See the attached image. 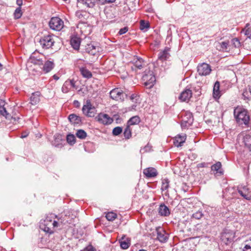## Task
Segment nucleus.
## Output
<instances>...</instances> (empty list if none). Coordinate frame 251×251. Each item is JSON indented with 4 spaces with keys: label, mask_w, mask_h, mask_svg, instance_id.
<instances>
[{
    "label": "nucleus",
    "mask_w": 251,
    "mask_h": 251,
    "mask_svg": "<svg viewBox=\"0 0 251 251\" xmlns=\"http://www.w3.org/2000/svg\"><path fill=\"white\" fill-rule=\"evenodd\" d=\"M57 217V216L53 214L48 215L44 220L41 221L40 228L47 233L50 234L53 233V228L57 227L59 225V219L58 220V221L54 220L55 218Z\"/></svg>",
    "instance_id": "obj_1"
},
{
    "label": "nucleus",
    "mask_w": 251,
    "mask_h": 251,
    "mask_svg": "<svg viewBox=\"0 0 251 251\" xmlns=\"http://www.w3.org/2000/svg\"><path fill=\"white\" fill-rule=\"evenodd\" d=\"M234 116L239 125L249 126L250 116L248 111L241 107H237L234 110Z\"/></svg>",
    "instance_id": "obj_2"
},
{
    "label": "nucleus",
    "mask_w": 251,
    "mask_h": 251,
    "mask_svg": "<svg viewBox=\"0 0 251 251\" xmlns=\"http://www.w3.org/2000/svg\"><path fill=\"white\" fill-rule=\"evenodd\" d=\"M142 77L144 85L147 88H152L155 84L156 78L152 71H145Z\"/></svg>",
    "instance_id": "obj_3"
},
{
    "label": "nucleus",
    "mask_w": 251,
    "mask_h": 251,
    "mask_svg": "<svg viewBox=\"0 0 251 251\" xmlns=\"http://www.w3.org/2000/svg\"><path fill=\"white\" fill-rule=\"evenodd\" d=\"M82 111L83 113L88 117H94L96 114L97 110L95 107L92 105L90 100H87L83 105Z\"/></svg>",
    "instance_id": "obj_4"
},
{
    "label": "nucleus",
    "mask_w": 251,
    "mask_h": 251,
    "mask_svg": "<svg viewBox=\"0 0 251 251\" xmlns=\"http://www.w3.org/2000/svg\"><path fill=\"white\" fill-rule=\"evenodd\" d=\"M110 96L114 100L123 101L126 96V94L121 88H116L110 92Z\"/></svg>",
    "instance_id": "obj_5"
},
{
    "label": "nucleus",
    "mask_w": 251,
    "mask_h": 251,
    "mask_svg": "<svg viewBox=\"0 0 251 251\" xmlns=\"http://www.w3.org/2000/svg\"><path fill=\"white\" fill-rule=\"evenodd\" d=\"M54 42L53 36L49 34L44 36L39 40L40 45L45 49H48L51 48L53 45Z\"/></svg>",
    "instance_id": "obj_6"
},
{
    "label": "nucleus",
    "mask_w": 251,
    "mask_h": 251,
    "mask_svg": "<svg viewBox=\"0 0 251 251\" xmlns=\"http://www.w3.org/2000/svg\"><path fill=\"white\" fill-rule=\"evenodd\" d=\"M235 233L230 230L225 229L221 234V239L226 245L230 243L233 240Z\"/></svg>",
    "instance_id": "obj_7"
},
{
    "label": "nucleus",
    "mask_w": 251,
    "mask_h": 251,
    "mask_svg": "<svg viewBox=\"0 0 251 251\" xmlns=\"http://www.w3.org/2000/svg\"><path fill=\"white\" fill-rule=\"evenodd\" d=\"M49 25L52 29L60 31L64 26V22L58 17H52L49 22Z\"/></svg>",
    "instance_id": "obj_8"
},
{
    "label": "nucleus",
    "mask_w": 251,
    "mask_h": 251,
    "mask_svg": "<svg viewBox=\"0 0 251 251\" xmlns=\"http://www.w3.org/2000/svg\"><path fill=\"white\" fill-rule=\"evenodd\" d=\"M197 72L200 75L206 76L211 72L210 66L205 63L199 64L197 67Z\"/></svg>",
    "instance_id": "obj_9"
},
{
    "label": "nucleus",
    "mask_w": 251,
    "mask_h": 251,
    "mask_svg": "<svg viewBox=\"0 0 251 251\" xmlns=\"http://www.w3.org/2000/svg\"><path fill=\"white\" fill-rule=\"evenodd\" d=\"M237 190L244 199L249 201L251 200V191L249 190V188L246 186L240 185L238 186Z\"/></svg>",
    "instance_id": "obj_10"
},
{
    "label": "nucleus",
    "mask_w": 251,
    "mask_h": 251,
    "mask_svg": "<svg viewBox=\"0 0 251 251\" xmlns=\"http://www.w3.org/2000/svg\"><path fill=\"white\" fill-rule=\"evenodd\" d=\"M193 122V117L191 113L186 112L183 116L181 126L183 128L190 126Z\"/></svg>",
    "instance_id": "obj_11"
},
{
    "label": "nucleus",
    "mask_w": 251,
    "mask_h": 251,
    "mask_svg": "<svg viewBox=\"0 0 251 251\" xmlns=\"http://www.w3.org/2000/svg\"><path fill=\"white\" fill-rule=\"evenodd\" d=\"M171 48L165 47L163 50H161L158 55V59L162 62L168 60L171 57Z\"/></svg>",
    "instance_id": "obj_12"
},
{
    "label": "nucleus",
    "mask_w": 251,
    "mask_h": 251,
    "mask_svg": "<svg viewBox=\"0 0 251 251\" xmlns=\"http://www.w3.org/2000/svg\"><path fill=\"white\" fill-rule=\"evenodd\" d=\"M96 118L98 121L103 125L110 124L113 122V119L106 114L100 113L98 115Z\"/></svg>",
    "instance_id": "obj_13"
},
{
    "label": "nucleus",
    "mask_w": 251,
    "mask_h": 251,
    "mask_svg": "<svg viewBox=\"0 0 251 251\" xmlns=\"http://www.w3.org/2000/svg\"><path fill=\"white\" fill-rule=\"evenodd\" d=\"M192 92L190 89H186L183 90L179 96V99L182 101H188L192 97Z\"/></svg>",
    "instance_id": "obj_14"
},
{
    "label": "nucleus",
    "mask_w": 251,
    "mask_h": 251,
    "mask_svg": "<svg viewBox=\"0 0 251 251\" xmlns=\"http://www.w3.org/2000/svg\"><path fill=\"white\" fill-rule=\"evenodd\" d=\"M143 174L146 177L151 178L156 176L157 175L158 173L155 168L149 167L144 170Z\"/></svg>",
    "instance_id": "obj_15"
},
{
    "label": "nucleus",
    "mask_w": 251,
    "mask_h": 251,
    "mask_svg": "<svg viewBox=\"0 0 251 251\" xmlns=\"http://www.w3.org/2000/svg\"><path fill=\"white\" fill-rule=\"evenodd\" d=\"M156 231L157 233V238L158 240L162 243L166 242L168 238L165 231L160 227L157 228Z\"/></svg>",
    "instance_id": "obj_16"
},
{
    "label": "nucleus",
    "mask_w": 251,
    "mask_h": 251,
    "mask_svg": "<svg viewBox=\"0 0 251 251\" xmlns=\"http://www.w3.org/2000/svg\"><path fill=\"white\" fill-rule=\"evenodd\" d=\"M54 67V63L53 60L46 61L43 67V71L45 73H48L50 72Z\"/></svg>",
    "instance_id": "obj_17"
},
{
    "label": "nucleus",
    "mask_w": 251,
    "mask_h": 251,
    "mask_svg": "<svg viewBox=\"0 0 251 251\" xmlns=\"http://www.w3.org/2000/svg\"><path fill=\"white\" fill-rule=\"evenodd\" d=\"M70 44L75 50H78L80 45V38L76 36H73L71 38Z\"/></svg>",
    "instance_id": "obj_18"
},
{
    "label": "nucleus",
    "mask_w": 251,
    "mask_h": 251,
    "mask_svg": "<svg viewBox=\"0 0 251 251\" xmlns=\"http://www.w3.org/2000/svg\"><path fill=\"white\" fill-rule=\"evenodd\" d=\"M69 121L74 125H79L82 123V118L75 114H71L68 117Z\"/></svg>",
    "instance_id": "obj_19"
},
{
    "label": "nucleus",
    "mask_w": 251,
    "mask_h": 251,
    "mask_svg": "<svg viewBox=\"0 0 251 251\" xmlns=\"http://www.w3.org/2000/svg\"><path fill=\"white\" fill-rule=\"evenodd\" d=\"M221 167V163L220 162H217L215 164L212 165L211 169L212 171H216L218 176H221L223 174V171Z\"/></svg>",
    "instance_id": "obj_20"
},
{
    "label": "nucleus",
    "mask_w": 251,
    "mask_h": 251,
    "mask_svg": "<svg viewBox=\"0 0 251 251\" xmlns=\"http://www.w3.org/2000/svg\"><path fill=\"white\" fill-rule=\"evenodd\" d=\"M220 86V82L217 81L214 84L213 90V96L215 99H219L221 96Z\"/></svg>",
    "instance_id": "obj_21"
},
{
    "label": "nucleus",
    "mask_w": 251,
    "mask_h": 251,
    "mask_svg": "<svg viewBox=\"0 0 251 251\" xmlns=\"http://www.w3.org/2000/svg\"><path fill=\"white\" fill-rule=\"evenodd\" d=\"M158 212L161 216H167L170 214L168 207L164 204H161L159 207Z\"/></svg>",
    "instance_id": "obj_22"
},
{
    "label": "nucleus",
    "mask_w": 251,
    "mask_h": 251,
    "mask_svg": "<svg viewBox=\"0 0 251 251\" xmlns=\"http://www.w3.org/2000/svg\"><path fill=\"white\" fill-rule=\"evenodd\" d=\"M40 96V93L39 92H36L32 94L30 97V101L32 105H36L39 102Z\"/></svg>",
    "instance_id": "obj_23"
},
{
    "label": "nucleus",
    "mask_w": 251,
    "mask_h": 251,
    "mask_svg": "<svg viewBox=\"0 0 251 251\" xmlns=\"http://www.w3.org/2000/svg\"><path fill=\"white\" fill-rule=\"evenodd\" d=\"M144 61L142 58L136 57L133 59V64L135 68L141 69L142 68Z\"/></svg>",
    "instance_id": "obj_24"
},
{
    "label": "nucleus",
    "mask_w": 251,
    "mask_h": 251,
    "mask_svg": "<svg viewBox=\"0 0 251 251\" xmlns=\"http://www.w3.org/2000/svg\"><path fill=\"white\" fill-rule=\"evenodd\" d=\"M4 101L2 100H0V115L4 116L5 118H8L9 114L7 112L5 108L4 107Z\"/></svg>",
    "instance_id": "obj_25"
},
{
    "label": "nucleus",
    "mask_w": 251,
    "mask_h": 251,
    "mask_svg": "<svg viewBox=\"0 0 251 251\" xmlns=\"http://www.w3.org/2000/svg\"><path fill=\"white\" fill-rule=\"evenodd\" d=\"M140 122V119L139 116H135L131 117L127 122V126L137 125Z\"/></svg>",
    "instance_id": "obj_26"
},
{
    "label": "nucleus",
    "mask_w": 251,
    "mask_h": 251,
    "mask_svg": "<svg viewBox=\"0 0 251 251\" xmlns=\"http://www.w3.org/2000/svg\"><path fill=\"white\" fill-rule=\"evenodd\" d=\"M80 72L82 75L85 78H90L92 76V73L86 68L82 67L80 68Z\"/></svg>",
    "instance_id": "obj_27"
},
{
    "label": "nucleus",
    "mask_w": 251,
    "mask_h": 251,
    "mask_svg": "<svg viewBox=\"0 0 251 251\" xmlns=\"http://www.w3.org/2000/svg\"><path fill=\"white\" fill-rule=\"evenodd\" d=\"M78 2L92 8L95 5V0H77Z\"/></svg>",
    "instance_id": "obj_28"
},
{
    "label": "nucleus",
    "mask_w": 251,
    "mask_h": 251,
    "mask_svg": "<svg viewBox=\"0 0 251 251\" xmlns=\"http://www.w3.org/2000/svg\"><path fill=\"white\" fill-rule=\"evenodd\" d=\"M150 27V24L148 22H146L144 20L140 21V30L146 31Z\"/></svg>",
    "instance_id": "obj_29"
},
{
    "label": "nucleus",
    "mask_w": 251,
    "mask_h": 251,
    "mask_svg": "<svg viewBox=\"0 0 251 251\" xmlns=\"http://www.w3.org/2000/svg\"><path fill=\"white\" fill-rule=\"evenodd\" d=\"M71 87L70 85L69 80H66L62 87V91L64 93H68L71 89Z\"/></svg>",
    "instance_id": "obj_30"
},
{
    "label": "nucleus",
    "mask_w": 251,
    "mask_h": 251,
    "mask_svg": "<svg viewBox=\"0 0 251 251\" xmlns=\"http://www.w3.org/2000/svg\"><path fill=\"white\" fill-rule=\"evenodd\" d=\"M130 241L128 239H122L120 241L121 247L123 249H126L129 247Z\"/></svg>",
    "instance_id": "obj_31"
},
{
    "label": "nucleus",
    "mask_w": 251,
    "mask_h": 251,
    "mask_svg": "<svg viewBox=\"0 0 251 251\" xmlns=\"http://www.w3.org/2000/svg\"><path fill=\"white\" fill-rule=\"evenodd\" d=\"M76 135L78 138L83 139L86 137L87 133L84 130L82 129H79L77 131Z\"/></svg>",
    "instance_id": "obj_32"
},
{
    "label": "nucleus",
    "mask_w": 251,
    "mask_h": 251,
    "mask_svg": "<svg viewBox=\"0 0 251 251\" xmlns=\"http://www.w3.org/2000/svg\"><path fill=\"white\" fill-rule=\"evenodd\" d=\"M105 217L107 220L112 221L117 218V214L113 212H110L106 214Z\"/></svg>",
    "instance_id": "obj_33"
},
{
    "label": "nucleus",
    "mask_w": 251,
    "mask_h": 251,
    "mask_svg": "<svg viewBox=\"0 0 251 251\" xmlns=\"http://www.w3.org/2000/svg\"><path fill=\"white\" fill-rule=\"evenodd\" d=\"M244 142L245 145L247 147H249L251 146V136L247 134L244 137Z\"/></svg>",
    "instance_id": "obj_34"
},
{
    "label": "nucleus",
    "mask_w": 251,
    "mask_h": 251,
    "mask_svg": "<svg viewBox=\"0 0 251 251\" xmlns=\"http://www.w3.org/2000/svg\"><path fill=\"white\" fill-rule=\"evenodd\" d=\"M169 187V180L168 179H164L162 181L161 190L165 191L168 190Z\"/></svg>",
    "instance_id": "obj_35"
},
{
    "label": "nucleus",
    "mask_w": 251,
    "mask_h": 251,
    "mask_svg": "<svg viewBox=\"0 0 251 251\" xmlns=\"http://www.w3.org/2000/svg\"><path fill=\"white\" fill-rule=\"evenodd\" d=\"M124 135L126 139H129L131 136V131L130 126H127L125 129Z\"/></svg>",
    "instance_id": "obj_36"
},
{
    "label": "nucleus",
    "mask_w": 251,
    "mask_h": 251,
    "mask_svg": "<svg viewBox=\"0 0 251 251\" xmlns=\"http://www.w3.org/2000/svg\"><path fill=\"white\" fill-rule=\"evenodd\" d=\"M203 216L201 210H199L192 214V217L197 220L201 219Z\"/></svg>",
    "instance_id": "obj_37"
},
{
    "label": "nucleus",
    "mask_w": 251,
    "mask_h": 251,
    "mask_svg": "<svg viewBox=\"0 0 251 251\" xmlns=\"http://www.w3.org/2000/svg\"><path fill=\"white\" fill-rule=\"evenodd\" d=\"M66 139L67 142L71 145H73L75 142V137L73 134L68 135Z\"/></svg>",
    "instance_id": "obj_38"
},
{
    "label": "nucleus",
    "mask_w": 251,
    "mask_h": 251,
    "mask_svg": "<svg viewBox=\"0 0 251 251\" xmlns=\"http://www.w3.org/2000/svg\"><path fill=\"white\" fill-rule=\"evenodd\" d=\"M178 139L179 140V144H176V146L177 147H181L182 146L183 144L185 142L186 140V136H180L178 135L177 136Z\"/></svg>",
    "instance_id": "obj_39"
},
{
    "label": "nucleus",
    "mask_w": 251,
    "mask_h": 251,
    "mask_svg": "<svg viewBox=\"0 0 251 251\" xmlns=\"http://www.w3.org/2000/svg\"><path fill=\"white\" fill-rule=\"evenodd\" d=\"M14 15L15 19H19L21 17L22 15V12L21 8L20 7H18L16 9Z\"/></svg>",
    "instance_id": "obj_40"
},
{
    "label": "nucleus",
    "mask_w": 251,
    "mask_h": 251,
    "mask_svg": "<svg viewBox=\"0 0 251 251\" xmlns=\"http://www.w3.org/2000/svg\"><path fill=\"white\" fill-rule=\"evenodd\" d=\"M87 50L89 53L93 55L95 54L98 51L96 47L93 45H89Z\"/></svg>",
    "instance_id": "obj_41"
},
{
    "label": "nucleus",
    "mask_w": 251,
    "mask_h": 251,
    "mask_svg": "<svg viewBox=\"0 0 251 251\" xmlns=\"http://www.w3.org/2000/svg\"><path fill=\"white\" fill-rule=\"evenodd\" d=\"M123 131L121 127L117 126L115 127L112 131V133L114 135L117 136L121 134Z\"/></svg>",
    "instance_id": "obj_42"
},
{
    "label": "nucleus",
    "mask_w": 251,
    "mask_h": 251,
    "mask_svg": "<svg viewBox=\"0 0 251 251\" xmlns=\"http://www.w3.org/2000/svg\"><path fill=\"white\" fill-rule=\"evenodd\" d=\"M31 62L34 64L37 65L39 66L42 65L43 64L44 61L41 59L31 58Z\"/></svg>",
    "instance_id": "obj_43"
},
{
    "label": "nucleus",
    "mask_w": 251,
    "mask_h": 251,
    "mask_svg": "<svg viewBox=\"0 0 251 251\" xmlns=\"http://www.w3.org/2000/svg\"><path fill=\"white\" fill-rule=\"evenodd\" d=\"M115 0H97V2L99 4L104 5L107 3H111L115 2Z\"/></svg>",
    "instance_id": "obj_44"
},
{
    "label": "nucleus",
    "mask_w": 251,
    "mask_h": 251,
    "mask_svg": "<svg viewBox=\"0 0 251 251\" xmlns=\"http://www.w3.org/2000/svg\"><path fill=\"white\" fill-rule=\"evenodd\" d=\"M228 45V42H222L220 44L221 50H222L223 51H226Z\"/></svg>",
    "instance_id": "obj_45"
},
{
    "label": "nucleus",
    "mask_w": 251,
    "mask_h": 251,
    "mask_svg": "<svg viewBox=\"0 0 251 251\" xmlns=\"http://www.w3.org/2000/svg\"><path fill=\"white\" fill-rule=\"evenodd\" d=\"M250 93L249 90H245L242 96L244 100H249L250 99Z\"/></svg>",
    "instance_id": "obj_46"
},
{
    "label": "nucleus",
    "mask_w": 251,
    "mask_h": 251,
    "mask_svg": "<svg viewBox=\"0 0 251 251\" xmlns=\"http://www.w3.org/2000/svg\"><path fill=\"white\" fill-rule=\"evenodd\" d=\"M70 82V85L71 87L74 88L75 90L77 89V87L75 85V81L74 79L68 80Z\"/></svg>",
    "instance_id": "obj_47"
},
{
    "label": "nucleus",
    "mask_w": 251,
    "mask_h": 251,
    "mask_svg": "<svg viewBox=\"0 0 251 251\" xmlns=\"http://www.w3.org/2000/svg\"><path fill=\"white\" fill-rule=\"evenodd\" d=\"M245 34L249 38H251V27H248L245 30Z\"/></svg>",
    "instance_id": "obj_48"
},
{
    "label": "nucleus",
    "mask_w": 251,
    "mask_h": 251,
    "mask_svg": "<svg viewBox=\"0 0 251 251\" xmlns=\"http://www.w3.org/2000/svg\"><path fill=\"white\" fill-rule=\"evenodd\" d=\"M81 251H96V249L92 245H89Z\"/></svg>",
    "instance_id": "obj_49"
},
{
    "label": "nucleus",
    "mask_w": 251,
    "mask_h": 251,
    "mask_svg": "<svg viewBox=\"0 0 251 251\" xmlns=\"http://www.w3.org/2000/svg\"><path fill=\"white\" fill-rule=\"evenodd\" d=\"M128 31V27L126 26L120 29L118 33L119 35H122L126 33Z\"/></svg>",
    "instance_id": "obj_50"
},
{
    "label": "nucleus",
    "mask_w": 251,
    "mask_h": 251,
    "mask_svg": "<svg viewBox=\"0 0 251 251\" xmlns=\"http://www.w3.org/2000/svg\"><path fill=\"white\" fill-rule=\"evenodd\" d=\"M243 251H251V247L246 244L244 247Z\"/></svg>",
    "instance_id": "obj_51"
},
{
    "label": "nucleus",
    "mask_w": 251,
    "mask_h": 251,
    "mask_svg": "<svg viewBox=\"0 0 251 251\" xmlns=\"http://www.w3.org/2000/svg\"><path fill=\"white\" fill-rule=\"evenodd\" d=\"M16 3L18 5H19V7H21L23 4V0H17Z\"/></svg>",
    "instance_id": "obj_52"
},
{
    "label": "nucleus",
    "mask_w": 251,
    "mask_h": 251,
    "mask_svg": "<svg viewBox=\"0 0 251 251\" xmlns=\"http://www.w3.org/2000/svg\"><path fill=\"white\" fill-rule=\"evenodd\" d=\"M137 97V95H135V94H132L131 96H130V99L132 100H133L134 99H135L136 100V101H137V99H136V98Z\"/></svg>",
    "instance_id": "obj_53"
},
{
    "label": "nucleus",
    "mask_w": 251,
    "mask_h": 251,
    "mask_svg": "<svg viewBox=\"0 0 251 251\" xmlns=\"http://www.w3.org/2000/svg\"><path fill=\"white\" fill-rule=\"evenodd\" d=\"M199 167H205L206 164L205 163H201L199 164Z\"/></svg>",
    "instance_id": "obj_54"
},
{
    "label": "nucleus",
    "mask_w": 251,
    "mask_h": 251,
    "mask_svg": "<svg viewBox=\"0 0 251 251\" xmlns=\"http://www.w3.org/2000/svg\"><path fill=\"white\" fill-rule=\"evenodd\" d=\"M179 144V140L178 139L177 137H176L175 141H174V144L176 146V144Z\"/></svg>",
    "instance_id": "obj_55"
},
{
    "label": "nucleus",
    "mask_w": 251,
    "mask_h": 251,
    "mask_svg": "<svg viewBox=\"0 0 251 251\" xmlns=\"http://www.w3.org/2000/svg\"><path fill=\"white\" fill-rule=\"evenodd\" d=\"M232 41L234 44H235V42H236L238 44H240V42H239L238 40L236 38H234L232 40Z\"/></svg>",
    "instance_id": "obj_56"
},
{
    "label": "nucleus",
    "mask_w": 251,
    "mask_h": 251,
    "mask_svg": "<svg viewBox=\"0 0 251 251\" xmlns=\"http://www.w3.org/2000/svg\"><path fill=\"white\" fill-rule=\"evenodd\" d=\"M74 103L76 104V106H79V102L77 100H75L74 101Z\"/></svg>",
    "instance_id": "obj_57"
},
{
    "label": "nucleus",
    "mask_w": 251,
    "mask_h": 251,
    "mask_svg": "<svg viewBox=\"0 0 251 251\" xmlns=\"http://www.w3.org/2000/svg\"><path fill=\"white\" fill-rule=\"evenodd\" d=\"M27 136V134H23L21 135V137L22 138H24L26 137Z\"/></svg>",
    "instance_id": "obj_58"
},
{
    "label": "nucleus",
    "mask_w": 251,
    "mask_h": 251,
    "mask_svg": "<svg viewBox=\"0 0 251 251\" xmlns=\"http://www.w3.org/2000/svg\"><path fill=\"white\" fill-rule=\"evenodd\" d=\"M3 69L2 65L0 63V71H1Z\"/></svg>",
    "instance_id": "obj_59"
},
{
    "label": "nucleus",
    "mask_w": 251,
    "mask_h": 251,
    "mask_svg": "<svg viewBox=\"0 0 251 251\" xmlns=\"http://www.w3.org/2000/svg\"><path fill=\"white\" fill-rule=\"evenodd\" d=\"M136 107V105H134V104L132 106V108L133 109H135Z\"/></svg>",
    "instance_id": "obj_60"
},
{
    "label": "nucleus",
    "mask_w": 251,
    "mask_h": 251,
    "mask_svg": "<svg viewBox=\"0 0 251 251\" xmlns=\"http://www.w3.org/2000/svg\"><path fill=\"white\" fill-rule=\"evenodd\" d=\"M249 91L250 92V95L251 96V87L249 88Z\"/></svg>",
    "instance_id": "obj_61"
},
{
    "label": "nucleus",
    "mask_w": 251,
    "mask_h": 251,
    "mask_svg": "<svg viewBox=\"0 0 251 251\" xmlns=\"http://www.w3.org/2000/svg\"><path fill=\"white\" fill-rule=\"evenodd\" d=\"M250 151H251V146L249 147Z\"/></svg>",
    "instance_id": "obj_62"
},
{
    "label": "nucleus",
    "mask_w": 251,
    "mask_h": 251,
    "mask_svg": "<svg viewBox=\"0 0 251 251\" xmlns=\"http://www.w3.org/2000/svg\"><path fill=\"white\" fill-rule=\"evenodd\" d=\"M249 246L251 247V242H250L249 244H248Z\"/></svg>",
    "instance_id": "obj_63"
},
{
    "label": "nucleus",
    "mask_w": 251,
    "mask_h": 251,
    "mask_svg": "<svg viewBox=\"0 0 251 251\" xmlns=\"http://www.w3.org/2000/svg\"><path fill=\"white\" fill-rule=\"evenodd\" d=\"M146 251V250H140V251Z\"/></svg>",
    "instance_id": "obj_64"
}]
</instances>
